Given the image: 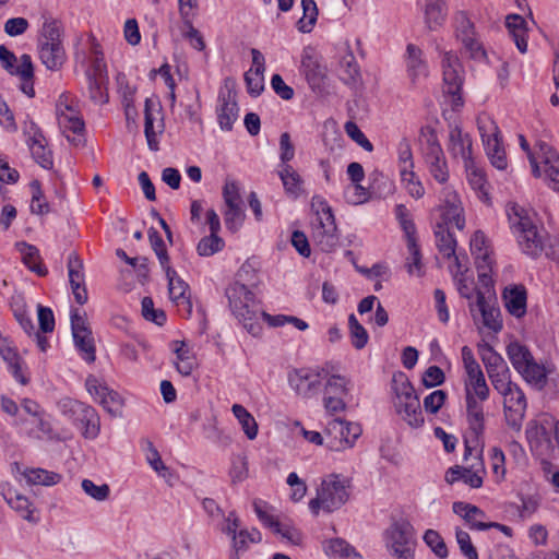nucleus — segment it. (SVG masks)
<instances>
[{
  "instance_id": "1",
  "label": "nucleus",
  "mask_w": 559,
  "mask_h": 559,
  "mask_svg": "<svg viewBox=\"0 0 559 559\" xmlns=\"http://www.w3.org/2000/svg\"><path fill=\"white\" fill-rule=\"evenodd\" d=\"M225 295L234 316L242 322L243 328L253 336H258L262 332L260 318L274 328L283 326L289 322V316H271L263 311L254 294L245 284L235 282L228 285Z\"/></svg>"
},
{
  "instance_id": "2",
  "label": "nucleus",
  "mask_w": 559,
  "mask_h": 559,
  "mask_svg": "<svg viewBox=\"0 0 559 559\" xmlns=\"http://www.w3.org/2000/svg\"><path fill=\"white\" fill-rule=\"evenodd\" d=\"M507 216L511 228L518 234L522 251L534 259L538 258L544 250L543 238L526 211L516 203H511L507 206Z\"/></svg>"
},
{
  "instance_id": "3",
  "label": "nucleus",
  "mask_w": 559,
  "mask_h": 559,
  "mask_svg": "<svg viewBox=\"0 0 559 559\" xmlns=\"http://www.w3.org/2000/svg\"><path fill=\"white\" fill-rule=\"evenodd\" d=\"M58 407L85 439L93 440L98 437L100 420L94 407L71 397L61 399L58 402Z\"/></svg>"
},
{
  "instance_id": "4",
  "label": "nucleus",
  "mask_w": 559,
  "mask_h": 559,
  "mask_svg": "<svg viewBox=\"0 0 559 559\" xmlns=\"http://www.w3.org/2000/svg\"><path fill=\"white\" fill-rule=\"evenodd\" d=\"M385 534L388 546L397 559H414L416 538L414 527L408 521H395Z\"/></svg>"
},
{
  "instance_id": "5",
  "label": "nucleus",
  "mask_w": 559,
  "mask_h": 559,
  "mask_svg": "<svg viewBox=\"0 0 559 559\" xmlns=\"http://www.w3.org/2000/svg\"><path fill=\"white\" fill-rule=\"evenodd\" d=\"M478 130L491 165L499 170L507 169L508 159L502 145L501 133L496 122L490 119H479Z\"/></svg>"
},
{
  "instance_id": "6",
  "label": "nucleus",
  "mask_w": 559,
  "mask_h": 559,
  "mask_svg": "<svg viewBox=\"0 0 559 559\" xmlns=\"http://www.w3.org/2000/svg\"><path fill=\"white\" fill-rule=\"evenodd\" d=\"M441 66L444 93L452 96L453 108L463 106L462 86L464 71L459 57L452 51H447L443 53Z\"/></svg>"
},
{
  "instance_id": "7",
  "label": "nucleus",
  "mask_w": 559,
  "mask_h": 559,
  "mask_svg": "<svg viewBox=\"0 0 559 559\" xmlns=\"http://www.w3.org/2000/svg\"><path fill=\"white\" fill-rule=\"evenodd\" d=\"M476 301L469 302V312L474 320L477 319V314L481 317L483 324L489 330L498 333L503 328L500 309L497 306V299H491V296L485 297V293L481 289L476 288Z\"/></svg>"
},
{
  "instance_id": "8",
  "label": "nucleus",
  "mask_w": 559,
  "mask_h": 559,
  "mask_svg": "<svg viewBox=\"0 0 559 559\" xmlns=\"http://www.w3.org/2000/svg\"><path fill=\"white\" fill-rule=\"evenodd\" d=\"M349 479L332 474L322 480L320 492L323 496L324 511L333 512L340 509L349 498Z\"/></svg>"
},
{
  "instance_id": "9",
  "label": "nucleus",
  "mask_w": 559,
  "mask_h": 559,
  "mask_svg": "<svg viewBox=\"0 0 559 559\" xmlns=\"http://www.w3.org/2000/svg\"><path fill=\"white\" fill-rule=\"evenodd\" d=\"M425 162L430 175L439 183H444L449 179L448 164L443 150L438 141L435 130H430L426 140Z\"/></svg>"
},
{
  "instance_id": "10",
  "label": "nucleus",
  "mask_w": 559,
  "mask_h": 559,
  "mask_svg": "<svg viewBox=\"0 0 559 559\" xmlns=\"http://www.w3.org/2000/svg\"><path fill=\"white\" fill-rule=\"evenodd\" d=\"M0 495L23 520L34 524L39 522L40 518L36 508L26 496L20 493L10 483H0Z\"/></svg>"
},
{
  "instance_id": "11",
  "label": "nucleus",
  "mask_w": 559,
  "mask_h": 559,
  "mask_svg": "<svg viewBox=\"0 0 559 559\" xmlns=\"http://www.w3.org/2000/svg\"><path fill=\"white\" fill-rule=\"evenodd\" d=\"M86 390L96 401L112 416H117L120 413L122 401L114 390H110L105 383H103L95 376H88L85 381Z\"/></svg>"
},
{
  "instance_id": "12",
  "label": "nucleus",
  "mask_w": 559,
  "mask_h": 559,
  "mask_svg": "<svg viewBox=\"0 0 559 559\" xmlns=\"http://www.w3.org/2000/svg\"><path fill=\"white\" fill-rule=\"evenodd\" d=\"M394 407L409 426L418 428L424 425L419 396L415 390L395 396Z\"/></svg>"
},
{
  "instance_id": "13",
  "label": "nucleus",
  "mask_w": 559,
  "mask_h": 559,
  "mask_svg": "<svg viewBox=\"0 0 559 559\" xmlns=\"http://www.w3.org/2000/svg\"><path fill=\"white\" fill-rule=\"evenodd\" d=\"M337 227L334 214H329L325 218L319 217V222L313 227L312 239L323 252H333L338 246Z\"/></svg>"
},
{
  "instance_id": "14",
  "label": "nucleus",
  "mask_w": 559,
  "mask_h": 559,
  "mask_svg": "<svg viewBox=\"0 0 559 559\" xmlns=\"http://www.w3.org/2000/svg\"><path fill=\"white\" fill-rule=\"evenodd\" d=\"M288 383L298 395L310 397L321 388V372L313 373L307 369H294L288 373Z\"/></svg>"
},
{
  "instance_id": "15",
  "label": "nucleus",
  "mask_w": 559,
  "mask_h": 559,
  "mask_svg": "<svg viewBox=\"0 0 559 559\" xmlns=\"http://www.w3.org/2000/svg\"><path fill=\"white\" fill-rule=\"evenodd\" d=\"M301 67L310 88L320 96L328 94L326 68L310 56L302 59Z\"/></svg>"
},
{
  "instance_id": "16",
  "label": "nucleus",
  "mask_w": 559,
  "mask_h": 559,
  "mask_svg": "<svg viewBox=\"0 0 559 559\" xmlns=\"http://www.w3.org/2000/svg\"><path fill=\"white\" fill-rule=\"evenodd\" d=\"M163 269L168 281L170 299L177 306H182L187 314L190 316L192 312V302L190 300L189 285L178 276L177 272L170 265Z\"/></svg>"
},
{
  "instance_id": "17",
  "label": "nucleus",
  "mask_w": 559,
  "mask_h": 559,
  "mask_svg": "<svg viewBox=\"0 0 559 559\" xmlns=\"http://www.w3.org/2000/svg\"><path fill=\"white\" fill-rule=\"evenodd\" d=\"M70 114L61 112L58 116L59 127L66 134L67 140L74 146H80L84 143L85 123L83 119L78 116L72 106H66Z\"/></svg>"
},
{
  "instance_id": "18",
  "label": "nucleus",
  "mask_w": 559,
  "mask_h": 559,
  "mask_svg": "<svg viewBox=\"0 0 559 559\" xmlns=\"http://www.w3.org/2000/svg\"><path fill=\"white\" fill-rule=\"evenodd\" d=\"M88 83L90 98L96 104L108 103V93L106 88L107 74L105 66H102L98 60L93 64V69L86 72Z\"/></svg>"
},
{
  "instance_id": "19",
  "label": "nucleus",
  "mask_w": 559,
  "mask_h": 559,
  "mask_svg": "<svg viewBox=\"0 0 559 559\" xmlns=\"http://www.w3.org/2000/svg\"><path fill=\"white\" fill-rule=\"evenodd\" d=\"M217 119L222 130L231 131L234 122L238 119L239 107L236 102V93L227 91L218 95Z\"/></svg>"
},
{
  "instance_id": "20",
  "label": "nucleus",
  "mask_w": 559,
  "mask_h": 559,
  "mask_svg": "<svg viewBox=\"0 0 559 559\" xmlns=\"http://www.w3.org/2000/svg\"><path fill=\"white\" fill-rule=\"evenodd\" d=\"M476 395L472 393L471 389H466V417L469 431L473 433L475 447L478 445L479 438L485 430V416L481 404L476 401Z\"/></svg>"
},
{
  "instance_id": "21",
  "label": "nucleus",
  "mask_w": 559,
  "mask_h": 559,
  "mask_svg": "<svg viewBox=\"0 0 559 559\" xmlns=\"http://www.w3.org/2000/svg\"><path fill=\"white\" fill-rule=\"evenodd\" d=\"M452 510L455 514L460 515L472 530L487 531L491 528L492 524L483 521V519L486 518V513L477 506L455 501L452 504Z\"/></svg>"
},
{
  "instance_id": "22",
  "label": "nucleus",
  "mask_w": 559,
  "mask_h": 559,
  "mask_svg": "<svg viewBox=\"0 0 559 559\" xmlns=\"http://www.w3.org/2000/svg\"><path fill=\"white\" fill-rule=\"evenodd\" d=\"M538 148L544 164V173L547 179L552 182V189L559 191V155L546 142H539Z\"/></svg>"
},
{
  "instance_id": "23",
  "label": "nucleus",
  "mask_w": 559,
  "mask_h": 559,
  "mask_svg": "<svg viewBox=\"0 0 559 559\" xmlns=\"http://www.w3.org/2000/svg\"><path fill=\"white\" fill-rule=\"evenodd\" d=\"M504 306L510 314L522 318L526 313L527 293L523 285H512L503 292Z\"/></svg>"
},
{
  "instance_id": "24",
  "label": "nucleus",
  "mask_w": 559,
  "mask_h": 559,
  "mask_svg": "<svg viewBox=\"0 0 559 559\" xmlns=\"http://www.w3.org/2000/svg\"><path fill=\"white\" fill-rule=\"evenodd\" d=\"M0 356L7 362L12 377L19 383L22 385L29 383V377L26 373L27 367L15 347L1 348Z\"/></svg>"
},
{
  "instance_id": "25",
  "label": "nucleus",
  "mask_w": 559,
  "mask_h": 559,
  "mask_svg": "<svg viewBox=\"0 0 559 559\" xmlns=\"http://www.w3.org/2000/svg\"><path fill=\"white\" fill-rule=\"evenodd\" d=\"M506 27L519 51L525 53L527 51V23L525 19L520 14H509L506 17Z\"/></svg>"
},
{
  "instance_id": "26",
  "label": "nucleus",
  "mask_w": 559,
  "mask_h": 559,
  "mask_svg": "<svg viewBox=\"0 0 559 559\" xmlns=\"http://www.w3.org/2000/svg\"><path fill=\"white\" fill-rule=\"evenodd\" d=\"M46 140L39 129L36 128L34 134L27 140L31 154L35 162L45 169L53 166L52 153L46 147Z\"/></svg>"
},
{
  "instance_id": "27",
  "label": "nucleus",
  "mask_w": 559,
  "mask_h": 559,
  "mask_svg": "<svg viewBox=\"0 0 559 559\" xmlns=\"http://www.w3.org/2000/svg\"><path fill=\"white\" fill-rule=\"evenodd\" d=\"M435 237L437 248L443 258L450 259L454 257L456 264L460 266L459 257L455 254L457 242L449 227H447L445 224H437L435 227Z\"/></svg>"
},
{
  "instance_id": "28",
  "label": "nucleus",
  "mask_w": 559,
  "mask_h": 559,
  "mask_svg": "<svg viewBox=\"0 0 559 559\" xmlns=\"http://www.w3.org/2000/svg\"><path fill=\"white\" fill-rule=\"evenodd\" d=\"M39 58L47 69H60L66 59L62 43H41Z\"/></svg>"
},
{
  "instance_id": "29",
  "label": "nucleus",
  "mask_w": 559,
  "mask_h": 559,
  "mask_svg": "<svg viewBox=\"0 0 559 559\" xmlns=\"http://www.w3.org/2000/svg\"><path fill=\"white\" fill-rule=\"evenodd\" d=\"M278 176L282 180L285 193L296 200L302 192L304 180L292 165L281 166Z\"/></svg>"
},
{
  "instance_id": "30",
  "label": "nucleus",
  "mask_w": 559,
  "mask_h": 559,
  "mask_svg": "<svg viewBox=\"0 0 559 559\" xmlns=\"http://www.w3.org/2000/svg\"><path fill=\"white\" fill-rule=\"evenodd\" d=\"M407 52V73L411 78L412 82L415 81L419 76H426L428 73L427 63L423 59V50L413 44H408L406 47Z\"/></svg>"
},
{
  "instance_id": "31",
  "label": "nucleus",
  "mask_w": 559,
  "mask_h": 559,
  "mask_svg": "<svg viewBox=\"0 0 559 559\" xmlns=\"http://www.w3.org/2000/svg\"><path fill=\"white\" fill-rule=\"evenodd\" d=\"M328 431L329 433H332V431L337 432L340 440L344 441L348 447H352L361 435V428L358 424L347 423L340 418H335L329 423Z\"/></svg>"
},
{
  "instance_id": "32",
  "label": "nucleus",
  "mask_w": 559,
  "mask_h": 559,
  "mask_svg": "<svg viewBox=\"0 0 559 559\" xmlns=\"http://www.w3.org/2000/svg\"><path fill=\"white\" fill-rule=\"evenodd\" d=\"M447 16L445 0H426L425 23L431 31L441 26Z\"/></svg>"
},
{
  "instance_id": "33",
  "label": "nucleus",
  "mask_w": 559,
  "mask_h": 559,
  "mask_svg": "<svg viewBox=\"0 0 559 559\" xmlns=\"http://www.w3.org/2000/svg\"><path fill=\"white\" fill-rule=\"evenodd\" d=\"M478 354L484 362L487 373L490 374L508 368L507 362L500 354H498L491 345L481 342L477 345Z\"/></svg>"
},
{
  "instance_id": "34",
  "label": "nucleus",
  "mask_w": 559,
  "mask_h": 559,
  "mask_svg": "<svg viewBox=\"0 0 559 559\" xmlns=\"http://www.w3.org/2000/svg\"><path fill=\"white\" fill-rule=\"evenodd\" d=\"M439 224L454 225L457 229L462 230L465 226V218L463 216V209L460 206L457 195L447 199L445 206L442 213V222Z\"/></svg>"
},
{
  "instance_id": "35",
  "label": "nucleus",
  "mask_w": 559,
  "mask_h": 559,
  "mask_svg": "<svg viewBox=\"0 0 559 559\" xmlns=\"http://www.w3.org/2000/svg\"><path fill=\"white\" fill-rule=\"evenodd\" d=\"M20 252L22 254L23 263L34 273L39 276H45L48 271L41 264L38 249L29 243L20 242L17 243Z\"/></svg>"
},
{
  "instance_id": "36",
  "label": "nucleus",
  "mask_w": 559,
  "mask_h": 559,
  "mask_svg": "<svg viewBox=\"0 0 559 559\" xmlns=\"http://www.w3.org/2000/svg\"><path fill=\"white\" fill-rule=\"evenodd\" d=\"M507 355L518 372L527 368V365L534 359L528 348L519 342H511L507 346Z\"/></svg>"
},
{
  "instance_id": "37",
  "label": "nucleus",
  "mask_w": 559,
  "mask_h": 559,
  "mask_svg": "<svg viewBox=\"0 0 559 559\" xmlns=\"http://www.w3.org/2000/svg\"><path fill=\"white\" fill-rule=\"evenodd\" d=\"M231 411L241 425L247 438L250 440L255 439L258 435V424L254 417L240 404H234Z\"/></svg>"
},
{
  "instance_id": "38",
  "label": "nucleus",
  "mask_w": 559,
  "mask_h": 559,
  "mask_svg": "<svg viewBox=\"0 0 559 559\" xmlns=\"http://www.w3.org/2000/svg\"><path fill=\"white\" fill-rule=\"evenodd\" d=\"M466 374L468 377V384H466V389H469L471 386L473 394H475L480 401H486L489 397V388L486 383L480 366L475 368L474 371L466 370Z\"/></svg>"
},
{
  "instance_id": "39",
  "label": "nucleus",
  "mask_w": 559,
  "mask_h": 559,
  "mask_svg": "<svg viewBox=\"0 0 559 559\" xmlns=\"http://www.w3.org/2000/svg\"><path fill=\"white\" fill-rule=\"evenodd\" d=\"M302 17L297 22V28L301 33H310L318 20V8L314 0H301Z\"/></svg>"
},
{
  "instance_id": "40",
  "label": "nucleus",
  "mask_w": 559,
  "mask_h": 559,
  "mask_svg": "<svg viewBox=\"0 0 559 559\" xmlns=\"http://www.w3.org/2000/svg\"><path fill=\"white\" fill-rule=\"evenodd\" d=\"M25 477L29 484L53 486L60 483L62 476L58 473L44 468H31L25 472Z\"/></svg>"
},
{
  "instance_id": "41",
  "label": "nucleus",
  "mask_w": 559,
  "mask_h": 559,
  "mask_svg": "<svg viewBox=\"0 0 559 559\" xmlns=\"http://www.w3.org/2000/svg\"><path fill=\"white\" fill-rule=\"evenodd\" d=\"M223 215L226 228L233 234L240 229L246 218L242 204L226 205Z\"/></svg>"
},
{
  "instance_id": "42",
  "label": "nucleus",
  "mask_w": 559,
  "mask_h": 559,
  "mask_svg": "<svg viewBox=\"0 0 559 559\" xmlns=\"http://www.w3.org/2000/svg\"><path fill=\"white\" fill-rule=\"evenodd\" d=\"M454 27L460 41L477 36L475 25L465 11H459L454 15Z\"/></svg>"
},
{
  "instance_id": "43",
  "label": "nucleus",
  "mask_w": 559,
  "mask_h": 559,
  "mask_svg": "<svg viewBox=\"0 0 559 559\" xmlns=\"http://www.w3.org/2000/svg\"><path fill=\"white\" fill-rule=\"evenodd\" d=\"M341 68L343 69L341 79L346 85H354L360 79L359 66L353 52L349 51L342 58Z\"/></svg>"
},
{
  "instance_id": "44",
  "label": "nucleus",
  "mask_w": 559,
  "mask_h": 559,
  "mask_svg": "<svg viewBox=\"0 0 559 559\" xmlns=\"http://www.w3.org/2000/svg\"><path fill=\"white\" fill-rule=\"evenodd\" d=\"M68 273L71 288H78V286L85 285L83 274V261L75 252H71L68 257Z\"/></svg>"
},
{
  "instance_id": "45",
  "label": "nucleus",
  "mask_w": 559,
  "mask_h": 559,
  "mask_svg": "<svg viewBox=\"0 0 559 559\" xmlns=\"http://www.w3.org/2000/svg\"><path fill=\"white\" fill-rule=\"evenodd\" d=\"M348 329L352 345L356 349H362L369 341V335L367 330L358 322L354 313H350L348 317Z\"/></svg>"
},
{
  "instance_id": "46",
  "label": "nucleus",
  "mask_w": 559,
  "mask_h": 559,
  "mask_svg": "<svg viewBox=\"0 0 559 559\" xmlns=\"http://www.w3.org/2000/svg\"><path fill=\"white\" fill-rule=\"evenodd\" d=\"M519 373H521L528 383L540 389L547 383L545 367L538 365L534 359L527 365V368H523Z\"/></svg>"
},
{
  "instance_id": "47",
  "label": "nucleus",
  "mask_w": 559,
  "mask_h": 559,
  "mask_svg": "<svg viewBox=\"0 0 559 559\" xmlns=\"http://www.w3.org/2000/svg\"><path fill=\"white\" fill-rule=\"evenodd\" d=\"M32 190L31 211L33 214L45 215L50 212L49 203L46 201L41 185L38 180H33L29 183Z\"/></svg>"
},
{
  "instance_id": "48",
  "label": "nucleus",
  "mask_w": 559,
  "mask_h": 559,
  "mask_svg": "<svg viewBox=\"0 0 559 559\" xmlns=\"http://www.w3.org/2000/svg\"><path fill=\"white\" fill-rule=\"evenodd\" d=\"M225 241L217 234H210L201 238L197 246V251L201 257H211L223 250Z\"/></svg>"
},
{
  "instance_id": "49",
  "label": "nucleus",
  "mask_w": 559,
  "mask_h": 559,
  "mask_svg": "<svg viewBox=\"0 0 559 559\" xmlns=\"http://www.w3.org/2000/svg\"><path fill=\"white\" fill-rule=\"evenodd\" d=\"M424 542L439 559H447L448 547L441 535L435 530H427L424 534Z\"/></svg>"
},
{
  "instance_id": "50",
  "label": "nucleus",
  "mask_w": 559,
  "mask_h": 559,
  "mask_svg": "<svg viewBox=\"0 0 559 559\" xmlns=\"http://www.w3.org/2000/svg\"><path fill=\"white\" fill-rule=\"evenodd\" d=\"M148 240L152 249L157 255L162 267L169 265V255L166 249L165 241L163 240L159 233L154 228L150 227L147 230Z\"/></svg>"
},
{
  "instance_id": "51",
  "label": "nucleus",
  "mask_w": 559,
  "mask_h": 559,
  "mask_svg": "<svg viewBox=\"0 0 559 559\" xmlns=\"http://www.w3.org/2000/svg\"><path fill=\"white\" fill-rule=\"evenodd\" d=\"M396 219L400 223L402 230L404 231L407 241L416 239V226L411 218L409 212L403 204H397L395 207Z\"/></svg>"
},
{
  "instance_id": "52",
  "label": "nucleus",
  "mask_w": 559,
  "mask_h": 559,
  "mask_svg": "<svg viewBox=\"0 0 559 559\" xmlns=\"http://www.w3.org/2000/svg\"><path fill=\"white\" fill-rule=\"evenodd\" d=\"M401 179L406 183L408 193L416 199L421 198L425 194V189L421 182L417 179L416 174L407 167H401Z\"/></svg>"
},
{
  "instance_id": "53",
  "label": "nucleus",
  "mask_w": 559,
  "mask_h": 559,
  "mask_svg": "<svg viewBox=\"0 0 559 559\" xmlns=\"http://www.w3.org/2000/svg\"><path fill=\"white\" fill-rule=\"evenodd\" d=\"M73 342L82 358L88 364L96 359V348L93 335L73 337Z\"/></svg>"
},
{
  "instance_id": "54",
  "label": "nucleus",
  "mask_w": 559,
  "mask_h": 559,
  "mask_svg": "<svg viewBox=\"0 0 559 559\" xmlns=\"http://www.w3.org/2000/svg\"><path fill=\"white\" fill-rule=\"evenodd\" d=\"M142 316L145 320L154 322L159 326L166 322L164 310L155 309L153 299L147 296L142 299Z\"/></svg>"
},
{
  "instance_id": "55",
  "label": "nucleus",
  "mask_w": 559,
  "mask_h": 559,
  "mask_svg": "<svg viewBox=\"0 0 559 559\" xmlns=\"http://www.w3.org/2000/svg\"><path fill=\"white\" fill-rule=\"evenodd\" d=\"M71 330L73 337L92 335L85 312L80 313L78 309L71 310Z\"/></svg>"
},
{
  "instance_id": "56",
  "label": "nucleus",
  "mask_w": 559,
  "mask_h": 559,
  "mask_svg": "<svg viewBox=\"0 0 559 559\" xmlns=\"http://www.w3.org/2000/svg\"><path fill=\"white\" fill-rule=\"evenodd\" d=\"M488 377L495 390H497L498 393H500L501 395L504 394L506 392H510L511 388L515 385V383H513L510 379L509 367L506 368V371L500 370L493 373L490 372Z\"/></svg>"
},
{
  "instance_id": "57",
  "label": "nucleus",
  "mask_w": 559,
  "mask_h": 559,
  "mask_svg": "<svg viewBox=\"0 0 559 559\" xmlns=\"http://www.w3.org/2000/svg\"><path fill=\"white\" fill-rule=\"evenodd\" d=\"M229 476L233 484L241 483L248 477V462L246 456L237 455L233 457Z\"/></svg>"
},
{
  "instance_id": "58",
  "label": "nucleus",
  "mask_w": 559,
  "mask_h": 559,
  "mask_svg": "<svg viewBox=\"0 0 559 559\" xmlns=\"http://www.w3.org/2000/svg\"><path fill=\"white\" fill-rule=\"evenodd\" d=\"M503 395V408H523L526 409V397L523 391L515 384L511 388L510 392H506Z\"/></svg>"
},
{
  "instance_id": "59",
  "label": "nucleus",
  "mask_w": 559,
  "mask_h": 559,
  "mask_svg": "<svg viewBox=\"0 0 559 559\" xmlns=\"http://www.w3.org/2000/svg\"><path fill=\"white\" fill-rule=\"evenodd\" d=\"M455 537L461 552L467 559H478V552L475 546L472 544L471 536L467 532L456 528Z\"/></svg>"
},
{
  "instance_id": "60",
  "label": "nucleus",
  "mask_w": 559,
  "mask_h": 559,
  "mask_svg": "<svg viewBox=\"0 0 559 559\" xmlns=\"http://www.w3.org/2000/svg\"><path fill=\"white\" fill-rule=\"evenodd\" d=\"M324 549L329 556H340L341 558L350 557L354 552V547L343 538L330 539Z\"/></svg>"
},
{
  "instance_id": "61",
  "label": "nucleus",
  "mask_w": 559,
  "mask_h": 559,
  "mask_svg": "<svg viewBox=\"0 0 559 559\" xmlns=\"http://www.w3.org/2000/svg\"><path fill=\"white\" fill-rule=\"evenodd\" d=\"M344 128L347 135L353 141H355L359 146H361L365 151H373L372 143L367 139L365 133L359 129V127L354 121H347Z\"/></svg>"
},
{
  "instance_id": "62",
  "label": "nucleus",
  "mask_w": 559,
  "mask_h": 559,
  "mask_svg": "<svg viewBox=\"0 0 559 559\" xmlns=\"http://www.w3.org/2000/svg\"><path fill=\"white\" fill-rule=\"evenodd\" d=\"M82 489L86 495L97 501H105L110 493V488L107 484L96 485L91 479H83Z\"/></svg>"
},
{
  "instance_id": "63",
  "label": "nucleus",
  "mask_w": 559,
  "mask_h": 559,
  "mask_svg": "<svg viewBox=\"0 0 559 559\" xmlns=\"http://www.w3.org/2000/svg\"><path fill=\"white\" fill-rule=\"evenodd\" d=\"M37 318L39 324V331L41 333H51L55 330V316L49 307L38 305L37 306Z\"/></svg>"
},
{
  "instance_id": "64",
  "label": "nucleus",
  "mask_w": 559,
  "mask_h": 559,
  "mask_svg": "<svg viewBox=\"0 0 559 559\" xmlns=\"http://www.w3.org/2000/svg\"><path fill=\"white\" fill-rule=\"evenodd\" d=\"M295 157V145L292 142L290 134L283 132L280 136V160L281 166L289 165Z\"/></svg>"
}]
</instances>
